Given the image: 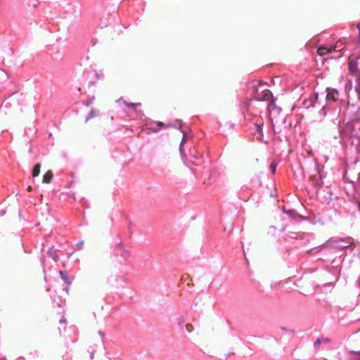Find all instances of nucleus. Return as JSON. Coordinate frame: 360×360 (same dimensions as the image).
I'll return each instance as SVG.
<instances>
[{
    "instance_id": "5",
    "label": "nucleus",
    "mask_w": 360,
    "mask_h": 360,
    "mask_svg": "<svg viewBox=\"0 0 360 360\" xmlns=\"http://www.w3.org/2000/svg\"><path fill=\"white\" fill-rule=\"evenodd\" d=\"M53 177V173L51 170H48L43 176V183L49 184Z\"/></svg>"
},
{
    "instance_id": "7",
    "label": "nucleus",
    "mask_w": 360,
    "mask_h": 360,
    "mask_svg": "<svg viewBox=\"0 0 360 360\" xmlns=\"http://www.w3.org/2000/svg\"><path fill=\"white\" fill-rule=\"evenodd\" d=\"M117 248H120L121 250V251H122V254H121L122 257H128L129 256L130 252H129V251H128L127 250H126L124 248L122 242H120L117 244Z\"/></svg>"
},
{
    "instance_id": "29",
    "label": "nucleus",
    "mask_w": 360,
    "mask_h": 360,
    "mask_svg": "<svg viewBox=\"0 0 360 360\" xmlns=\"http://www.w3.org/2000/svg\"><path fill=\"white\" fill-rule=\"evenodd\" d=\"M359 285H360V281H359Z\"/></svg>"
},
{
    "instance_id": "18",
    "label": "nucleus",
    "mask_w": 360,
    "mask_h": 360,
    "mask_svg": "<svg viewBox=\"0 0 360 360\" xmlns=\"http://www.w3.org/2000/svg\"><path fill=\"white\" fill-rule=\"evenodd\" d=\"M321 340L319 338L316 339V340L314 342V347L318 348L319 345L321 344Z\"/></svg>"
},
{
    "instance_id": "3",
    "label": "nucleus",
    "mask_w": 360,
    "mask_h": 360,
    "mask_svg": "<svg viewBox=\"0 0 360 360\" xmlns=\"http://www.w3.org/2000/svg\"><path fill=\"white\" fill-rule=\"evenodd\" d=\"M310 181H311V184L315 187V193H318L319 188L321 186L323 182L321 181V176H312L310 177Z\"/></svg>"
},
{
    "instance_id": "2",
    "label": "nucleus",
    "mask_w": 360,
    "mask_h": 360,
    "mask_svg": "<svg viewBox=\"0 0 360 360\" xmlns=\"http://www.w3.org/2000/svg\"><path fill=\"white\" fill-rule=\"evenodd\" d=\"M327 95H326V99L327 101H332L333 102L338 101L339 94L337 90L335 89H330L327 88Z\"/></svg>"
},
{
    "instance_id": "17",
    "label": "nucleus",
    "mask_w": 360,
    "mask_h": 360,
    "mask_svg": "<svg viewBox=\"0 0 360 360\" xmlns=\"http://www.w3.org/2000/svg\"><path fill=\"white\" fill-rule=\"evenodd\" d=\"M319 339L321 340V342H323V343L330 342V339L328 338H321Z\"/></svg>"
},
{
    "instance_id": "21",
    "label": "nucleus",
    "mask_w": 360,
    "mask_h": 360,
    "mask_svg": "<svg viewBox=\"0 0 360 360\" xmlns=\"http://www.w3.org/2000/svg\"><path fill=\"white\" fill-rule=\"evenodd\" d=\"M83 245H84V241H80L77 244V246L78 247L79 249H81L82 247L83 246Z\"/></svg>"
},
{
    "instance_id": "14",
    "label": "nucleus",
    "mask_w": 360,
    "mask_h": 360,
    "mask_svg": "<svg viewBox=\"0 0 360 360\" xmlns=\"http://www.w3.org/2000/svg\"><path fill=\"white\" fill-rule=\"evenodd\" d=\"M179 327L182 328L183 324L185 323V319L183 316L179 317L176 320Z\"/></svg>"
},
{
    "instance_id": "22",
    "label": "nucleus",
    "mask_w": 360,
    "mask_h": 360,
    "mask_svg": "<svg viewBox=\"0 0 360 360\" xmlns=\"http://www.w3.org/2000/svg\"><path fill=\"white\" fill-rule=\"evenodd\" d=\"M356 91H357V92H358L359 97V98H360V80H359V82L358 86L356 87Z\"/></svg>"
},
{
    "instance_id": "8",
    "label": "nucleus",
    "mask_w": 360,
    "mask_h": 360,
    "mask_svg": "<svg viewBox=\"0 0 360 360\" xmlns=\"http://www.w3.org/2000/svg\"><path fill=\"white\" fill-rule=\"evenodd\" d=\"M124 105L128 108H132V109H136L137 107H139L141 105V103H129V102H127V101H124L123 102Z\"/></svg>"
},
{
    "instance_id": "12",
    "label": "nucleus",
    "mask_w": 360,
    "mask_h": 360,
    "mask_svg": "<svg viewBox=\"0 0 360 360\" xmlns=\"http://www.w3.org/2000/svg\"><path fill=\"white\" fill-rule=\"evenodd\" d=\"M60 274L61 276L62 279L68 284V285H70L71 283L68 278V275L64 274V272L62 271H60Z\"/></svg>"
},
{
    "instance_id": "28",
    "label": "nucleus",
    "mask_w": 360,
    "mask_h": 360,
    "mask_svg": "<svg viewBox=\"0 0 360 360\" xmlns=\"http://www.w3.org/2000/svg\"><path fill=\"white\" fill-rule=\"evenodd\" d=\"M66 292H68V287L66 288Z\"/></svg>"
},
{
    "instance_id": "23",
    "label": "nucleus",
    "mask_w": 360,
    "mask_h": 360,
    "mask_svg": "<svg viewBox=\"0 0 360 360\" xmlns=\"http://www.w3.org/2000/svg\"><path fill=\"white\" fill-rule=\"evenodd\" d=\"M158 126H161V127L165 126L164 123H162V122H158Z\"/></svg>"
},
{
    "instance_id": "4",
    "label": "nucleus",
    "mask_w": 360,
    "mask_h": 360,
    "mask_svg": "<svg viewBox=\"0 0 360 360\" xmlns=\"http://www.w3.org/2000/svg\"><path fill=\"white\" fill-rule=\"evenodd\" d=\"M9 75L4 70L0 69V92L3 89L4 84L8 81Z\"/></svg>"
},
{
    "instance_id": "1",
    "label": "nucleus",
    "mask_w": 360,
    "mask_h": 360,
    "mask_svg": "<svg viewBox=\"0 0 360 360\" xmlns=\"http://www.w3.org/2000/svg\"><path fill=\"white\" fill-rule=\"evenodd\" d=\"M264 83L262 81H257L252 85L255 92V98L258 101H269L271 99V105H275V102L272 99V93L269 89H264L259 91L258 86Z\"/></svg>"
},
{
    "instance_id": "19",
    "label": "nucleus",
    "mask_w": 360,
    "mask_h": 360,
    "mask_svg": "<svg viewBox=\"0 0 360 360\" xmlns=\"http://www.w3.org/2000/svg\"><path fill=\"white\" fill-rule=\"evenodd\" d=\"M352 353L356 356L357 359H360V351H359V352H352Z\"/></svg>"
},
{
    "instance_id": "27",
    "label": "nucleus",
    "mask_w": 360,
    "mask_h": 360,
    "mask_svg": "<svg viewBox=\"0 0 360 360\" xmlns=\"http://www.w3.org/2000/svg\"><path fill=\"white\" fill-rule=\"evenodd\" d=\"M337 46H335L334 48H333V50L335 51V49H336Z\"/></svg>"
},
{
    "instance_id": "11",
    "label": "nucleus",
    "mask_w": 360,
    "mask_h": 360,
    "mask_svg": "<svg viewBox=\"0 0 360 360\" xmlns=\"http://www.w3.org/2000/svg\"><path fill=\"white\" fill-rule=\"evenodd\" d=\"M353 120L360 123V108H358L354 113Z\"/></svg>"
},
{
    "instance_id": "24",
    "label": "nucleus",
    "mask_w": 360,
    "mask_h": 360,
    "mask_svg": "<svg viewBox=\"0 0 360 360\" xmlns=\"http://www.w3.org/2000/svg\"><path fill=\"white\" fill-rule=\"evenodd\" d=\"M348 246H349V245H339L338 247L342 248H347Z\"/></svg>"
},
{
    "instance_id": "6",
    "label": "nucleus",
    "mask_w": 360,
    "mask_h": 360,
    "mask_svg": "<svg viewBox=\"0 0 360 360\" xmlns=\"http://www.w3.org/2000/svg\"><path fill=\"white\" fill-rule=\"evenodd\" d=\"M333 51L332 48H326V47H323V46H321V47H319L318 49H317V53L321 56H325L329 53H331Z\"/></svg>"
},
{
    "instance_id": "9",
    "label": "nucleus",
    "mask_w": 360,
    "mask_h": 360,
    "mask_svg": "<svg viewBox=\"0 0 360 360\" xmlns=\"http://www.w3.org/2000/svg\"><path fill=\"white\" fill-rule=\"evenodd\" d=\"M40 168L41 165L39 163H37L34 166L32 173L33 177H37L39 176L40 173Z\"/></svg>"
},
{
    "instance_id": "16",
    "label": "nucleus",
    "mask_w": 360,
    "mask_h": 360,
    "mask_svg": "<svg viewBox=\"0 0 360 360\" xmlns=\"http://www.w3.org/2000/svg\"><path fill=\"white\" fill-rule=\"evenodd\" d=\"M255 127L257 129V131L259 132L261 135H262V125L259 124H255Z\"/></svg>"
},
{
    "instance_id": "25",
    "label": "nucleus",
    "mask_w": 360,
    "mask_h": 360,
    "mask_svg": "<svg viewBox=\"0 0 360 360\" xmlns=\"http://www.w3.org/2000/svg\"><path fill=\"white\" fill-rule=\"evenodd\" d=\"M65 321H66V320H65V319H60L59 322H60V323H65Z\"/></svg>"
},
{
    "instance_id": "20",
    "label": "nucleus",
    "mask_w": 360,
    "mask_h": 360,
    "mask_svg": "<svg viewBox=\"0 0 360 360\" xmlns=\"http://www.w3.org/2000/svg\"><path fill=\"white\" fill-rule=\"evenodd\" d=\"M96 116V113L94 110H91L89 113V117L87 118V120H89V118H91V117H94Z\"/></svg>"
},
{
    "instance_id": "10",
    "label": "nucleus",
    "mask_w": 360,
    "mask_h": 360,
    "mask_svg": "<svg viewBox=\"0 0 360 360\" xmlns=\"http://www.w3.org/2000/svg\"><path fill=\"white\" fill-rule=\"evenodd\" d=\"M349 69L351 72H355L357 69L356 63L354 61H350L349 63Z\"/></svg>"
},
{
    "instance_id": "26",
    "label": "nucleus",
    "mask_w": 360,
    "mask_h": 360,
    "mask_svg": "<svg viewBox=\"0 0 360 360\" xmlns=\"http://www.w3.org/2000/svg\"><path fill=\"white\" fill-rule=\"evenodd\" d=\"M27 190H28L29 191H32V187H31L30 186H28Z\"/></svg>"
},
{
    "instance_id": "13",
    "label": "nucleus",
    "mask_w": 360,
    "mask_h": 360,
    "mask_svg": "<svg viewBox=\"0 0 360 360\" xmlns=\"http://www.w3.org/2000/svg\"><path fill=\"white\" fill-rule=\"evenodd\" d=\"M278 163L276 161H273L270 165V169L272 174H275Z\"/></svg>"
},
{
    "instance_id": "15",
    "label": "nucleus",
    "mask_w": 360,
    "mask_h": 360,
    "mask_svg": "<svg viewBox=\"0 0 360 360\" xmlns=\"http://www.w3.org/2000/svg\"><path fill=\"white\" fill-rule=\"evenodd\" d=\"M186 329L188 333H191L193 330V327L192 324L188 323L186 325Z\"/></svg>"
}]
</instances>
